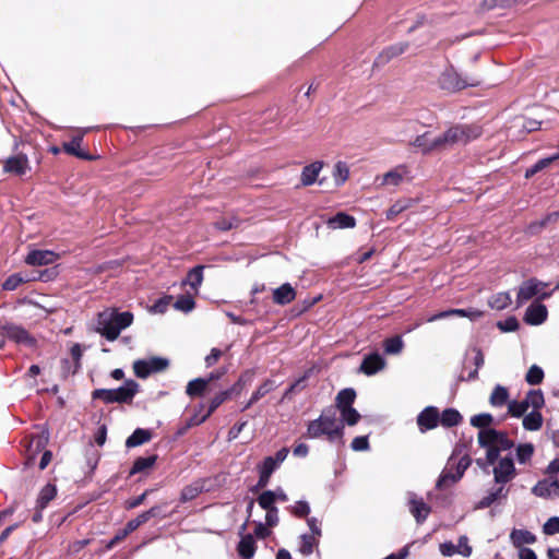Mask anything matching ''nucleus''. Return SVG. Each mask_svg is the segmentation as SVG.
Here are the masks:
<instances>
[{
  "mask_svg": "<svg viewBox=\"0 0 559 559\" xmlns=\"http://www.w3.org/2000/svg\"><path fill=\"white\" fill-rule=\"evenodd\" d=\"M479 445L486 452V460L492 466L495 481L504 484L516 475L514 462L510 455L501 456L502 452L510 451L514 443L508 436L495 429H485L478 432Z\"/></svg>",
  "mask_w": 559,
  "mask_h": 559,
  "instance_id": "f257e3e1",
  "label": "nucleus"
},
{
  "mask_svg": "<svg viewBox=\"0 0 559 559\" xmlns=\"http://www.w3.org/2000/svg\"><path fill=\"white\" fill-rule=\"evenodd\" d=\"M133 322L131 312H117L115 309H106L98 314L96 331L108 341H115L120 332Z\"/></svg>",
  "mask_w": 559,
  "mask_h": 559,
  "instance_id": "f03ea898",
  "label": "nucleus"
},
{
  "mask_svg": "<svg viewBox=\"0 0 559 559\" xmlns=\"http://www.w3.org/2000/svg\"><path fill=\"white\" fill-rule=\"evenodd\" d=\"M481 134L483 129L476 123L452 126L442 132L443 145H445V150L455 145H466L471 141L480 138Z\"/></svg>",
  "mask_w": 559,
  "mask_h": 559,
  "instance_id": "7ed1b4c3",
  "label": "nucleus"
},
{
  "mask_svg": "<svg viewBox=\"0 0 559 559\" xmlns=\"http://www.w3.org/2000/svg\"><path fill=\"white\" fill-rule=\"evenodd\" d=\"M307 433L310 438H318L326 435L330 440L341 438L343 435L342 427L337 424L334 414L323 413L318 419L311 421L308 426Z\"/></svg>",
  "mask_w": 559,
  "mask_h": 559,
  "instance_id": "20e7f679",
  "label": "nucleus"
},
{
  "mask_svg": "<svg viewBox=\"0 0 559 559\" xmlns=\"http://www.w3.org/2000/svg\"><path fill=\"white\" fill-rule=\"evenodd\" d=\"M546 289L547 284L536 278H530L527 281H524L518 288V307L522 306L523 304L527 302L533 298H536V301H540L542 299L548 298L550 296V293H548Z\"/></svg>",
  "mask_w": 559,
  "mask_h": 559,
  "instance_id": "39448f33",
  "label": "nucleus"
},
{
  "mask_svg": "<svg viewBox=\"0 0 559 559\" xmlns=\"http://www.w3.org/2000/svg\"><path fill=\"white\" fill-rule=\"evenodd\" d=\"M169 361L163 357H148L133 362V371L136 377L145 379L150 374L164 371L168 368Z\"/></svg>",
  "mask_w": 559,
  "mask_h": 559,
  "instance_id": "423d86ee",
  "label": "nucleus"
},
{
  "mask_svg": "<svg viewBox=\"0 0 559 559\" xmlns=\"http://www.w3.org/2000/svg\"><path fill=\"white\" fill-rule=\"evenodd\" d=\"M412 145L423 152L424 154L433 152V151H444L445 145H443V135L432 134L431 132H425L414 139Z\"/></svg>",
  "mask_w": 559,
  "mask_h": 559,
  "instance_id": "0eeeda50",
  "label": "nucleus"
},
{
  "mask_svg": "<svg viewBox=\"0 0 559 559\" xmlns=\"http://www.w3.org/2000/svg\"><path fill=\"white\" fill-rule=\"evenodd\" d=\"M438 84L442 90L448 92H456L467 85H473L466 79L461 78V75L453 68H447L440 74Z\"/></svg>",
  "mask_w": 559,
  "mask_h": 559,
  "instance_id": "6e6552de",
  "label": "nucleus"
},
{
  "mask_svg": "<svg viewBox=\"0 0 559 559\" xmlns=\"http://www.w3.org/2000/svg\"><path fill=\"white\" fill-rule=\"evenodd\" d=\"M548 310L540 301L532 302L525 310L523 320L530 325H540L547 320Z\"/></svg>",
  "mask_w": 559,
  "mask_h": 559,
  "instance_id": "1a4fd4ad",
  "label": "nucleus"
},
{
  "mask_svg": "<svg viewBox=\"0 0 559 559\" xmlns=\"http://www.w3.org/2000/svg\"><path fill=\"white\" fill-rule=\"evenodd\" d=\"M409 171L405 166H397L388 173L377 177L380 187H397L408 176Z\"/></svg>",
  "mask_w": 559,
  "mask_h": 559,
  "instance_id": "9d476101",
  "label": "nucleus"
},
{
  "mask_svg": "<svg viewBox=\"0 0 559 559\" xmlns=\"http://www.w3.org/2000/svg\"><path fill=\"white\" fill-rule=\"evenodd\" d=\"M4 170L16 176L26 174L29 170L27 156L19 154L8 158L4 163Z\"/></svg>",
  "mask_w": 559,
  "mask_h": 559,
  "instance_id": "9b49d317",
  "label": "nucleus"
},
{
  "mask_svg": "<svg viewBox=\"0 0 559 559\" xmlns=\"http://www.w3.org/2000/svg\"><path fill=\"white\" fill-rule=\"evenodd\" d=\"M58 254L49 250H33L26 258L25 262L29 265H46L56 262Z\"/></svg>",
  "mask_w": 559,
  "mask_h": 559,
  "instance_id": "f8f14e48",
  "label": "nucleus"
},
{
  "mask_svg": "<svg viewBox=\"0 0 559 559\" xmlns=\"http://www.w3.org/2000/svg\"><path fill=\"white\" fill-rule=\"evenodd\" d=\"M4 336L16 344H22L25 346L34 345V338L20 326L9 325L4 328Z\"/></svg>",
  "mask_w": 559,
  "mask_h": 559,
  "instance_id": "ddd939ff",
  "label": "nucleus"
},
{
  "mask_svg": "<svg viewBox=\"0 0 559 559\" xmlns=\"http://www.w3.org/2000/svg\"><path fill=\"white\" fill-rule=\"evenodd\" d=\"M532 491L535 496L542 498L559 496V479L540 480L533 487Z\"/></svg>",
  "mask_w": 559,
  "mask_h": 559,
  "instance_id": "4468645a",
  "label": "nucleus"
},
{
  "mask_svg": "<svg viewBox=\"0 0 559 559\" xmlns=\"http://www.w3.org/2000/svg\"><path fill=\"white\" fill-rule=\"evenodd\" d=\"M440 416L437 408L426 407L418 416L417 423L421 429H433L438 426Z\"/></svg>",
  "mask_w": 559,
  "mask_h": 559,
  "instance_id": "2eb2a0df",
  "label": "nucleus"
},
{
  "mask_svg": "<svg viewBox=\"0 0 559 559\" xmlns=\"http://www.w3.org/2000/svg\"><path fill=\"white\" fill-rule=\"evenodd\" d=\"M385 367L384 359L378 355L372 354L367 356L361 365H360V371L364 372L367 376L374 374L376 372L382 370Z\"/></svg>",
  "mask_w": 559,
  "mask_h": 559,
  "instance_id": "dca6fc26",
  "label": "nucleus"
},
{
  "mask_svg": "<svg viewBox=\"0 0 559 559\" xmlns=\"http://www.w3.org/2000/svg\"><path fill=\"white\" fill-rule=\"evenodd\" d=\"M409 511L418 523L424 522L430 513L429 506L420 498L412 496L409 498Z\"/></svg>",
  "mask_w": 559,
  "mask_h": 559,
  "instance_id": "f3484780",
  "label": "nucleus"
},
{
  "mask_svg": "<svg viewBox=\"0 0 559 559\" xmlns=\"http://www.w3.org/2000/svg\"><path fill=\"white\" fill-rule=\"evenodd\" d=\"M295 298H296V290L288 283H285L273 290V301L277 305L283 306V305L290 304Z\"/></svg>",
  "mask_w": 559,
  "mask_h": 559,
  "instance_id": "a211bd4d",
  "label": "nucleus"
},
{
  "mask_svg": "<svg viewBox=\"0 0 559 559\" xmlns=\"http://www.w3.org/2000/svg\"><path fill=\"white\" fill-rule=\"evenodd\" d=\"M325 223L331 229L354 228L356 226L355 217L344 212H340L333 217H330Z\"/></svg>",
  "mask_w": 559,
  "mask_h": 559,
  "instance_id": "6ab92c4d",
  "label": "nucleus"
},
{
  "mask_svg": "<svg viewBox=\"0 0 559 559\" xmlns=\"http://www.w3.org/2000/svg\"><path fill=\"white\" fill-rule=\"evenodd\" d=\"M510 539L512 545L519 549L521 547H525V545H532L536 542V536L527 530H516L514 528L510 533Z\"/></svg>",
  "mask_w": 559,
  "mask_h": 559,
  "instance_id": "aec40b11",
  "label": "nucleus"
},
{
  "mask_svg": "<svg viewBox=\"0 0 559 559\" xmlns=\"http://www.w3.org/2000/svg\"><path fill=\"white\" fill-rule=\"evenodd\" d=\"M323 164L321 162H314L308 166H306L300 176L301 183L304 186H310L314 183L319 177L320 171L322 170Z\"/></svg>",
  "mask_w": 559,
  "mask_h": 559,
  "instance_id": "412c9836",
  "label": "nucleus"
},
{
  "mask_svg": "<svg viewBox=\"0 0 559 559\" xmlns=\"http://www.w3.org/2000/svg\"><path fill=\"white\" fill-rule=\"evenodd\" d=\"M210 380H205V378H195L188 382L186 386V393L191 396H202L209 390Z\"/></svg>",
  "mask_w": 559,
  "mask_h": 559,
  "instance_id": "4be33fe9",
  "label": "nucleus"
},
{
  "mask_svg": "<svg viewBox=\"0 0 559 559\" xmlns=\"http://www.w3.org/2000/svg\"><path fill=\"white\" fill-rule=\"evenodd\" d=\"M230 397L229 391H222L216 393L209 403V409L205 414L202 415V417L198 420H193L192 424H202L206 420V418L225 401H227Z\"/></svg>",
  "mask_w": 559,
  "mask_h": 559,
  "instance_id": "5701e85b",
  "label": "nucleus"
},
{
  "mask_svg": "<svg viewBox=\"0 0 559 559\" xmlns=\"http://www.w3.org/2000/svg\"><path fill=\"white\" fill-rule=\"evenodd\" d=\"M349 178V167L344 162H337L332 169V179L335 187L343 186Z\"/></svg>",
  "mask_w": 559,
  "mask_h": 559,
  "instance_id": "b1692460",
  "label": "nucleus"
},
{
  "mask_svg": "<svg viewBox=\"0 0 559 559\" xmlns=\"http://www.w3.org/2000/svg\"><path fill=\"white\" fill-rule=\"evenodd\" d=\"M139 385L133 380H128L122 386L116 389L118 403L131 400L138 392Z\"/></svg>",
  "mask_w": 559,
  "mask_h": 559,
  "instance_id": "393cba45",
  "label": "nucleus"
},
{
  "mask_svg": "<svg viewBox=\"0 0 559 559\" xmlns=\"http://www.w3.org/2000/svg\"><path fill=\"white\" fill-rule=\"evenodd\" d=\"M203 282V266L193 267L187 275L183 284L190 286L194 294L199 293V288Z\"/></svg>",
  "mask_w": 559,
  "mask_h": 559,
  "instance_id": "a878e982",
  "label": "nucleus"
},
{
  "mask_svg": "<svg viewBox=\"0 0 559 559\" xmlns=\"http://www.w3.org/2000/svg\"><path fill=\"white\" fill-rule=\"evenodd\" d=\"M415 204L412 199H400L396 200L386 211V218L392 221L395 216L408 210Z\"/></svg>",
  "mask_w": 559,
  "mask_h": 559,
  "instance_id": "bb28decb",
  "label": "nucleus"
},
{
  "mask_svg": "<svg viewBox=\"0 0 559 559\" xmlns=\"http://www.w3.org/2000/svg\"><path fill=\"white\" fill-rule=\"evenodd\" d=\"M522 424L526 430H539L543 425V416L538 411H532L524 416Z\"/></svg>",
  "mask_w": 559,
  "mask_h": 559,
  "instance_id": "cd10ccee",
  "label": "nucleus"
},
{
  "mask_svg": "<svg viewBox=\"0 0 559 559\" xmlns=\"http://www.w3.org/2000/svg\"><path fill=\"white\" fill-rule=\"evenodd\" d=\"M356 399V392L353 389H344L336 396V407L338 411L352 407Z\"/></svg>",
  "mask_w": 559,
  "mask_h": 559,
  "instance_id": "c85d7f7f",
  "label": "nucleus"
},
{
  "mask_svg": "<svg viewBox=\"0 0 559 559\" xmlns=\"http://www.w3.org/2000/svg\"><path fill=\"white\" fill-rule=\"evenodd\" d=\"M276 466H277L276 462L273 457L269 456L264 460V462L261 466V469H260L259 485L261 487L266 486V484L270 479V476L273 473V471L276 468Z\"/></svg>",
  "mask_w": 559,
  "mask_h": 559,
  "instance_id": "c756f323",
  "label": "nucleus"
},
{
  "mask_svg": "<svg viewBox=\"0 0 559 559\" xmlns=\"http://www.w3.org/2000/svg\"><path fill=\"white\" fill-rule=\"evenodd\" d=\"M488 305L492 309L503 310L511 305V296L503 292L497 293L489 298Z\"/></svg>",
  "mask_w": 559,
  "mask_h": 559,
  "instance_id": "7c9ffc66",
  "label": "nucleus"
},
{
  "mask_svg": "<svg viewBox=\"0 0 559 559\" xmlns=\"http://www.w3.org/2000/svg\"><path fill=\"white\" fill-rule=\"evenodd\" d=\"M462 416L461 414L454 409V408H448L443 411L442 415L440 416V424L444 427H453L461 423Z\"/></svg>",
  "mask_w": 559,
  "mask_h": 559,
  "instance_id": "2f4dec72",
  "label": "nucleus"
},
{
  "mask_svg": "<svg viewBox=\"0 0 559 559\" xmlns=\"http://www.w3.org/2000/svg\"><path fill=\"white\" fill-rule=\"evenodd\" d=\"M151 439V433L144 429H136L126 441L128 448H134L147 442Z\"/></svg>",
  "mask_w": 559,
  "mask_h": 559,
  "instance_id": "473e14b6",
  "label": "nucleus"
},
{
  "mask_svg": "<svg viewBox=\"0 0 559 559\" xmlns=\"http://www.w3.org/2000/svg\"><path fill=\"white\" fill-rule=\"evenodd\" d=\"M558 159H559V152L557 154H555L554 156L538 160L534 166L526 169L525 178L528 179V178L533 177L535 174L549 167L555 160H558Z\"/></svg>",
  "mask_w": 559,
  "mask_h": 559,
  "instance_id": "72a5a7b5",
  "label": "nucleus"
},
{
  "mask_svg": "<svg viewBox=\"0 0 559 559\" xmlns=\"http://www.w3.org/2000/svg\"><path fill=\"white\" fill-rule=\"evenodd\" d=\"M525 116L514 117L508 124V131L514 139L520 138L526 131H524Z\"/></svg>",
  "mask_w": 559,
  "mask_h": 559,
  "instance_id": "f704fd0d",
  "label": "nucleus"
},
{
  "mask_svg": "<svg viewBox=\"0 0 559 559\" xmlns=\"http://www.w3.org/2000/svg\"><path fill=\"white\" fill-rule=\"evenodd\" d=\"M150 516H151V511H148V512H144V513L140 514L138 518H135V519L131 520V521L127 524V526H126V528H124V531H123L122 535H121V536H117V537L111 542V544H114L116 540H119V539L123 538L127 534H129L130 532H132V531H134L135 528H138L141 524L145 523V522L150 519Z\"/></svg>",
  "mask_w": 559,
  "mask_h": 559,
  "instance_id": "c9c22d12",
  "label": "nucleus"
},
{
  "mask_svg": "<svg viewBox=\"0 0 559 559\" xmlns=\"http://www.w3.org/2000/svg\"><path fill=\"white\" fill-rule=\"evenodd\" d=\"M254 550L253 537L251 535L243 536L238 545L239 555L243 558H251Z\"/></svg>",
  "mask_w": 559,
  "mask_h": 559,
  "instance_id": "e433bc0d",
  "label": "nucleus"
},
{
  "mask_svg": "<svg viewBox=\"0 0 559 559\" xmlns=\"http://www.w3.org/2000/svg\"><path fill=\"white\" fill-rule=\"evenodd\" d=\"M508 397V390L504 386L497 385L490 395V404L496 407L502 406L507 403Z\"/></svg>",
  "mask_w": 559,
  "mask_h": 559,
  "instance_id": "4c0bfd02",
  "label": "nucleus"
},
{
  "mask_svg": "<svg viewBox=\"0 0 559 559\" xmlns=\"http://www.w3.org/2000/svg\"><path fill=\"white\" fill-rule=\"evenodd\" d=\"M404 346L403 340L401 336H394L388 338L383 343L384 352L389 355H395L402 352Z\"/></svg>",
  "mask_w": 559,
  "mask_h": 559,
  "instance_id": "58836bf2",
  "label": "nucleus"
},
{
  "mask_svg": "<svg viewBox=\"0 0 559 559\" xmlns=\"http://www.w3.org/2000/svg\"><path fill=\"white\" fill-rule=\"evenodd\" d=\"M317 544H318V539L314 536L301 535L299 552L305 556H309L313 552V548Z\"/></svg>",
  "mask_w": 559,
  "mask_h": 559,
  "instance_id": "ea45409f",
  "label": "nucleus"
},
{
  "mask_svg": "<svg viewBox=\"0 0 559 559\" xmlns=\"http://www.w3.org/2000/svg\"><path fill=\"white\" fill-rule=\"evenodd\" d=\"M155 461H156L155 455H151L147 457H139L134 462L133 467L130 473L135 474V473L144 472V471L151 468L154 465Z\"/></svg>",
  "mask_w": 559,
  "mask_h": 559,
  "instance_id": "a19ab883",
  "label": "nucleus"
},
{
  "mask_svg": "<svg viewBox=\"0 0 559 559\" xmlns=\"http://www.w3.org/2000/svg\"><path fill=\"white\" fill-rule=\"evenodd\" d=\"M534 453V447L531 443H523L516 448V459L519 463H527Z\"/></svg>",
  "mask_w": 559,
  "mask_h": 559,
  "instance_id": "79ce46f5",
  "label": "nucleus"
},
{
  "mask_svg": "<svg viewBox=\"0 0 559 559\" xmlns=\"http://www.w3.org/2000/svg\"><path fill=\"white\" fill-rule=\"evenodd\" d=\"M28 281L29 278L27 276H23L22 274H13L4 281V283L2 284V288L5 290H14L20 285Z\"/></svg>",
  "mask_w": 559,
  "mask_h": 559,
  "instance_id": "37998d69",
  "label": "nucleus"
},
{
  "mask_svg": "<svg viewBox=\"0 0 559 559\" xmlns=\"http://www.w3.org/2000/svg\"><path fill=\"white\" fill-rule=\"evenodd\" d=\"M195 304H194V299L192 296L190 295H183V296H180L176 302L174 304V308L179 310V311H183V312H190L193 310Z\"/></svg>",
  "mask_w": 559,
  "mask_h": 559,
  "instance_id": "c03bdc74",
  "label": "nucleus"
},
{
  "mask_svg": "<svg viewBox=\"0 0 559 559\" xmlns=\"http://www.w3.org/2000/svg\"><path fill=\"white\" fill-rule=\"evenodd\" d=\"M340 414L343 423L349 426L356 425L360 419V414L354 407L341 409Z\"/></svg>",
  "mask_w": 559,
  "mask_h": 559,
  "instance_id": "a18cd8bd",
  "label": "nucleus"
},
{
  "mask_svg": "<svg viewBox=\"0 0 559 559\" xmlns=\"http://www.w3.org/2000/svg\"><path fill=\"white\" fill-rule=\"evenodd\" d=\"M527 402V406H532L533 411H538L544 405V396L540 391H531L526 395V399L524 400Z\"/></svg>",
  "mask_w": 559,
  "mask_h": 559,
  "instance_id": "49530a36",
  "label": "nucleus"
},
{
  "mask_svg": "<svg viewBox=\"0 0 559 559\" xmlns=\"http://www.w3.org/2000/svg\"><path fill=\"white\" fill-rule=\"evenodd\" d=\"M527 408H528L527 402H525V401H521V402L511 401L508 404V412L513 417L523 416L525 414V412L527 411Z\"/></svg>",
  "mask_w": 559,
  "mask_h": 559,
  "instance_id": "de8ad7c7",
  "label": "nucleus"
},
{
  "mask_svg": "<svg viewBox=\"0 0 559 559\" xmlns=\"http://www.w3.org/2000/svg\"><path fill=\"white\" fill-rule=\"evenodd\" d=\"M544 378V371L542 370V368H539L538 366L536 365H533L527 373H526V381L527 383L534 385V384H538L539 382H542Z\"/></svg>",
  "mask_w": 559,
  "mask_h": 559,
  "instance_id": "09e8293b",
  "label": "nucleus"
},
{
  "mask_svg": "<svg viewBox=\"0 0 559 559\" xmlns=\"http://www.w3.org/2000/svg\"><path fill=\"white\" fill-rule=\"evenodd\" d=\"M275 501L276 492H273L271 490L262 492L258 498L259 504L265 510L274 509L272 506Z\"/></svg>",
  "mask_w": 559,
  "mask_h": 559,
  "instance_id": "8fccbe9b",
  "label": "nucleus"
},
{
  "mask_svg": "<svg viewBox=\"0 0 559 559\" xmlns=\"http://www.w3.org/2000/svg\"><path fill=\"white\" fill-rule=\"evenodd\" d=\"M471 465V459L468 455L464 454L455 466V475L452 477V481H457L464 474V472Z\"/></svg>",
  "mask_w": 559,
  "mask_h": 559,
  "instance_id": "3c124183",
  "label": "nucleus"
},
{
  "mask_svg": "<svg viewBox=\"0 0 559 559\" xmlns=\"http://www.w3.org/2000/svg\"><path fill=\"white\" fill-rule=\"evenodd\" d=\"M171 301H173V297L171 296H165V297L160 298L159 300H157L150 308V312L151 313H164V312H166V310L170 306Z\"/></svg>",
  "mask_w": 559,
  "mask_h": 559,
  "instance_id": "603ef678",
  "label": "nucleus"
},
{
  "mask_svg": "<svg viewBox=\"0 0 559 559\" xmlns=\"http://www.w3.org/2000/svg\"><path fill=\"white\" fill-rule=\"evenodd\" d=\"M492 421L490 414H478L471 419V424L475 427L483 428L481 430L489 429L488 426Z\"/></svg>",
  "mask_w": 559,
  "mask_h": 559,
  "instance_id": "864d4df0",
  "label": "nucleus"
},
{
  "mask_svg": "<svg viewBox=\"0 0 559 559\" xmlns=\"http://www.w3.org/2000/svg\"><path fill=\"white\" fill-rule=\"evenodd\" d=\"M80 142V139H74L72 142L66 143L63 145L64 151L81 158H88V156L81 150Z\"/></svg>",
  "mask_w": 559,
  "mask_h": 559,
  "instance_id": "5fc2aeb1",
  "label": "nucleus"
},
{
  "mask_svg": "<svg viewBox=\"0 0 559 559\" xmlns=\"http://www.w3.org/2000/svg\"><path fill=\"white\" fill-rule=\"evenodd\" d=\"M56 496V488L52 485H46L39 495V503L40 507L44 508L50 500H52Z\"/></svg>",
  "mask_w": 559,
  "mask_h": 559,
  "instance_id": "6e6d98bb",
  "label": "nucleus"
},
{
  "mask_svg": "<svg viewBox=\"0 0 559 559\" xmlns=\"http://www.w3.org/2000/svg\"><path fill=\"white\" fill-rule=\"evenodd\" d=\"M543 532L546 535H555L559 533V516H552L548 519L544 526Z\"/></svg>",
  "mask_w": 559,
  "mask_h": 559,
  "instance_id": "4d7b16f0",
  "label": "nucleus"
},
{
  "mask_svg": "<svg viewBox=\"0 0 559 559\" xmlns=\"http://www.w3.org/2000/svg\"><path fill=\"white\" fill-rule=\"evenodd\" d=\"M472 546L468 544V538L466 536H462L459 539V544L456 545V554L463 557H469L472 555Z\"/></svg>",
  "mask_w": 559,
  "mask_h": 559,
  "instance_id": "13d9d810",
  "label": "nucleus"
},
{
  "mask_svg": "<svg viewBox=\"0 0 559 559\" xmlns=\"http://www.w3.org/2000/svg\"><path fill=\"white\" fill-rule=\"evenodd\" d=\"M94 396L102 399L107 403L118 402L116 390H97L95 391Z\"/></svg>",
  "mask_w": 559,
  "mask_h": 559,
  "instance_id": "bf43d9fd",
  "label": "nucleus"
},
{
  "mask_svg": "<svg viewBox=\"0 0 559 559\" xmlns=\"http://www.w3.org/2000/svg\"><path fill=\"white\" fill-rule=\"evenodd\" d=\"M498 328L503 332H513L518 330L519 322L514 317H510L504 321L498 322Z\"/></svg>",
  "mask_w": 559,
  "mask_h": 559,
  "instance_id": "052dcab7",
  "label": "nucleus"
},
{
  "mask_svg": "<svg viewBox=\"0 0 559 559\" xmlns=\"http://www.w3.org/2000/svg\"><path fill=\"white\" fill-rule=\"evenodd\" d=\"M270 389H271V386L267 382L262 384L261 386H259L258 390L252 394L250 401L248 402V404L246 405L245 408L250 407L252 404H254L257 401H259L262 396H264L270 391Z\"/></svg>",
  "mask_w": 559,
  "mask_h": 559,
  "instance_id": "680f3d73",
  "label": "nucleus"
},
{
  "mask_svg": "<svg viewBox=\"0 0 559 559\" xmlns=\"http://www.w3.org/2000/svg\"><path fill=\"white\" fill-rule=\"evenodd\" d=\"M222 355H223V352L221 349L212 348L210 354L207 356H205V358H204L205 367L209 368V367L214 366L219 360Z\"/></svg>",
  "mask_w": 559,
  "mask_h": 559,
  "instance_id": "e2e57ef3",
  "label": "nucleus"
},
{
  "mask_svg": "<svg viewBox=\"0 0 559 559\" xmlns=\"http://www.w3.org/2000/svg\"><path fill=\"white\" fill-rule=\"evenodd\" d=\"M368 448H369V442H368L367 437H356L352 441V449L354 451H365V450H368Z\"/></svg>",
  "mask_w": 559,
  "mask_h": 559,
  "instance_id": "0e129e2a",
  "label": "nucleus"
},
{
  "mask_svg": "<svg viewBox=\"0 0 559 559\" xmlns=\"http://www.w3.org/2000/svg\"><path fill=\"white\" fill-rule=\"evenodd\" d=\"M454 475L455 473H451L450 469L444 471L437 481V487L443 488L453 484L454 481H452V477Z\"/></svg>",
  "mask_w": 559,
  "mask_h": 559,
  "instance_id": "69168bd1",
  "label": "nucleus"
},
{
  "mask_svg": "<svg viewBox=\"0 0 559 559\" xmlns=\"http://www.w3.org/2000/svg\"><path fill=\"white\" fill-rule=\"evenodd\" d=\"M293 512L298 516H305L310 512V507L305 501H298L293 507Z\"/></svg>",
  "mask_w": 559,
  "mask_h": 559,
  "instance_id": "338daca9",
  "label": "nucleus"
},
{
  "mask_svg": "<svg viewBox=\"0 0 559 559\" xmlns=\"http://www.w3.org/2000/svg\"><path fill=\"white\" fill-rule=\"evenodd\" d=\"M440 552L445 557H451L456 554V546L451 542H445L439 546Z\"/></svg>",
  "mask_w": 559,
  "mask_h": 559,
  "instance_id": "774afa93",
  "label": "nucleus"
}]
</instances>
